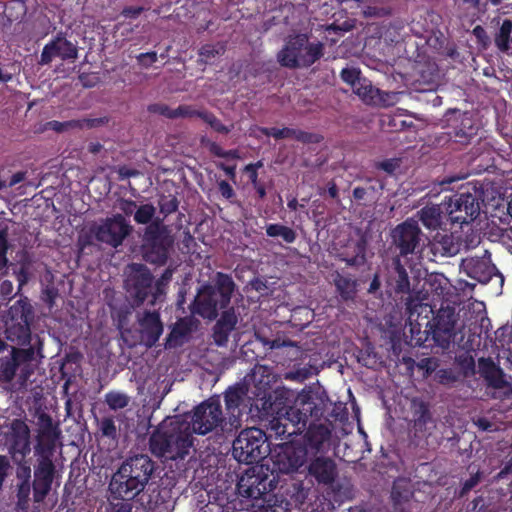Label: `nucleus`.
<instances>
[{
	"label": "nucleus",
	"instance_id": "51",
	"mask_svg": "<svg viewBox=\"0 0 512 512\" xmlns=\"http://www.w3.org/2000/svg\"><path fill=\"white\" fill-rule=\"evenodd\" d=\"M201 120L207 123L214 131L221 134H228L231 131L232 126L224 125L220 119H218L212 112L204 111L201 115Z\"/></svg>",
	"mask_w": 512,
	"mask_h": 512
},
{
	"label": "nucleus",
	"instance_id": "49",
	"mask_svg": "<svg viewBox=\"0 0 512 512\" xmlns=\"http://www.w3.org/2000/svg\"><path fill=\"white\" fill-rule=\"evenodd\" d=\"M52 484L50 482L45 481H36L32 482V491H33V501L37 504L44 502L46 497L49 495Z\"/></svg>",
	"mask_w": 512,
	"mask_h": 512
},
{
	"label": "nucleus",
	"instance_id": "40",
	"mask_svg": "<svg viewBox=\"0 0 512 512\" xmlns=\"http://www.w3.org/2000/svg\"><path fill=\"white\" fill-rule=\"evenodd\" d=\"M266 235L272 238L281 237L285 243H294L297 233L290 227L283 224H268L266 226Z\"/></svg>",
	"mask_w": 512,
	"mask_h": 512
},
{
	"label": "nucleus",
	"instance_id": "6",
	"mask_svg": "<svg viewBox=\"0 0 512 512\" xmlns=\"http://www.w3.org/2000/svg\"><path fill=\"white\" fill-rule=\"evenodd\" d=\"M324 55L321 42L310 43L307 34L290 35L283 48L277 53V61L289 69L309 68Z\"/></svg>",
	"mask_w": 512,
	"mask_h": 512
},
{
	"label": "nucleus",
	"instance_id": "21",
	"mask_svg": "<svg viewBox=\"0 0 512 512\" xmlns=\"http://www.w3.org/2000/svg\"><path fill=\"white\" fill-rule=\"evenodd\" d=\"M314 421V419H309L307 422L303 445L307 447L309 453H325L330 448L333 427L316 424Z\"/></svg>",
	"mask_w": 512,
	"mask_h": 512
},
{
	"label": "nucleus",
	"instance_id": "9",
	"mask_svg": "<svg viewBox=\"0 0 512 512\" xmlns=\"http://www.w3.org/2000/svg\"><path fill=\"white\" fill-rule=\"evenodd\" d=\"M269 453L266 433L259 428L242 430L232 443V456L239 463L254 464L263 460Z\"/></svg>",
	"mask_w": 512,
	"mask_h": 512
},
{
	"label": "nucleus",
	"instance_id": "33",
	"mask_svg": "<svg viewBox=\"0 0 512 512\" xmlns=\"http://www.w3.org/2000/svg\"><path fill=\"white\" fill-rule=\"evenodd\" d=\"M434 247L437 252L442 256L450 257L459 253L462 243L458 236H455L453 232L448 233H437L434 238Z\"/></svg>",
	"mask_w": 512,
	"mask_h": 512
},
{
	"label": "nucleus",
	"instance_id": "32",
	"mask_svg": "<svg viewBox=\"0 0 512 512\" xmlns=\"http://www.w3.org/2000/svg\"><path fill=\"white\" fill-rule=\"evenodd\" d=\"M32 322H6V337L17 345H29L31 341Z\"/></svg>",
	"mask_w": 512,
	"mask_h": 512
},
{
	"label": "nucleus",
	"instance_id": "60",
	"mask_svg": "<svg viewBox=\"0 0 512 512\" xmlns=\"http://www.w3.org/2000/svg\"><path fill=\"white\" fill-rule=\"evenodd\" d=\"M95 223H92L88 230L79 235L78 244L83 249L85 247L91 246L96 241V235H94Z\"/></svg>",
	"mask_w": 512,
	"mask_h": 512
},
{
	"label": "nucleus",
	"instance_id": "8",
	"mask_svg": "<svg viewBox=\"0 0 512 512\" xmlns=\"http://www.w3.org/2000/svg\"><path fill=\"white\" fill-rule=\"evenodd\" d=\"M173 244L174 238L168 226L163 223V219L157 218L145 228L142 245L143 257L151 264L164 265Z\"/></svg>",
	"mask_w": 512,
	"mask_h": 512
},
{
	"label": "nucleus",
	"instance_id": "35",
	"mask_svg": "<svg viewBox=\"0 0 512 512\" xmlns=\"http://www.w3.org/2000/svg\"><path fill=\"white\" fill-rule=\"evenodd\" d=\"M412 414L415 431L422 433L424 436L427 425L433 422L428 404L422 400L414 399L412 401Z\"/></svg>",
	"mask_w": 512,
	"mask_h": 512
},
{
	"label": "nucleus",
	"instance_id": "26",
	"mask_svg": "<svg viewBox=\"0 0 512 512\" xmlns=\"http://www.w3.org/2000/svg\"><path fill=\"white\" fill-rule=\"evenodd\" d=\"M387 285L397 294L410 292V279L406 267L403 265L400 256L392 257L387 264Z\"/></svg>",
	"mask_w": 512,
	"mask_h": 512
},
{
	"label": "nucleus",
	"instance_id": "24",
	"mask_svg": "<svg viewBox=\"0 0 512 512\" xmlns=\"http://www.w3.org/2000/svg\"><path fill=\"white\" fill-rule=\"evenodd\" d=\"M109 491L113 499L131 501L137 498L144 489L137 485V481L129 479L124 474L119 475L118 468L110 480Z\"/></svg>",
	"mask_w": 512,
	"mask_h": 512
},
{
	"label": "nucleus",
	"instance_id": "44",
	"mask_svg": "<svg viewBox=\"0 0 512 512\" xmlns=\"http://www.w3.org/2000/svg\"><path fill=\"white\" fill-rule=\"evenodd\" d=\"M32 483H17L16 484V506L19 510L26 511L30 506V494Z\"/></svg>",
	"mask_w": 512,
	"mask_h": 512
},
{
	"label": "nucleus",
	"instance_id": "29",
	"mask_svg": "<svg viewBox=\"0 0 512 512\" xmlns=\"http://www.w3.org/2000/svg\"><path fill=\"white\" fill-rule=\"evenodd\" d=\"M353 92L368 105H386L389 93L374 87L370 80L363 78L353 89Z\"/></svg>",
	"mask_w": 512,
	"mask_h": 512
},
{
	"label": "nucleus",
	"instance_id": "53",
	"mask_svg": "<svg viewBox=\"0 0 512 512\" xmlns=\"http://www.w3.org/2000/svg\"><path fill=\"white\" fill-rule=\"evenodd\" d=\"M256 129L261 132L265 136H273L275 139H285L292 138L294 134V128L284 127L282 129L279 128H268V127H260L257 126Z\"/></svg>",
	"mask_w": 512,
	"mask_h": 512
},
{
	"label": "nucleus",
	"instance_id": "28",
	"mask_svg": "<svg viewBox=\"0 0 512 512\" xmlns=\"http://www.w3.org/2000/svg\"><path fill=\"white\" fill-rule=\"evenodd\" d=\"M417 215L422 225L429 230H436L449 224L445 217L444 202L441 205H426L417 212Z\"/></svg>",
	"mask_w": 512,
	"mask_h": 512
},
{
	"label": "nucleus",
	"instance_id": "16",
	"mask_svg": "<svg viewBox=\"0 0 512 512\" xmlns=\"http://www.w3.org/2000/svg\"><path fill=\"white\" fill-rule=\"evenodd\" d=\"M61 434L59 423H55L46 412L39 413L37 415V435L34 453L55 454Z\"/></svg>",
	"mask_w": 512,
	"mask_h": 512
},
{
	"label": "nucleus",
	"instance_id": "19",
	"mask_svg": "<svg viewBox=\"0 0 512 512\" xmlns=\"http://www.w3.org/2000/svg\"><path fill=\"white\" fill-rule=\"evenodd\" d=\"M59 57L63 61L75 60L78 57V48L67 40L63 33H58L42 49L39 64L48 65L53 58Z\"/></svg>",
	"mask_w": 512,
	"mask_h": 512
},
{
	"label": "nucleus",
	"instance_id": "52",
	"mask_svg": "<svg viewBox=\"0 0 512 512\" xmlns=\"http://www.w3.org/2000/svg\"><path fill=\"white\" fill-rule=\"evenodd\" d=\"M173 273L174 269L171 267H168L163 271L161 277L156 281L155 286H153L155 294L153 295V299L149 301L151 304L155 303L158 295L164 293V287L171 281Z\"/></svg>",
	"mask_w": 512,
	"mask_h": 512
},
{
	"label": "nucleus",
	"instance_id": "14",
	"mask_svg": "<svg viewBox=\"0 0 512 512\" xmlns=\"http://www.w3.org/2000/svg\"><path fill=\"white\" fill-rule=\"evenodd\" d=\"M422 232L417 221L407 219L391 231L392 245L399 251L397 256L406 257L420 250Z\"/></svg>",
	"mask_w": 512,
	"mask_h": 512
},
{
	"label": "nucleus",
	"instance_id": "56",
	"mask_svg": "<svg viewBox=\"0 0 512 512\" xmlns=\"http://www.w3.org/2000/svg\"><path fill=\"white\" fill-rule=\"evenodd\" d=\"M205 110H197L192 105H179L175 108V119L177 118H193L197 117L201 119V115Z\"/></svg>",
	"mask_w": 512,
	"mask_h": 512
},
{
	"label": "nucleus",
	"instance_id": "34",
	"mask_svg": "<svg viewBox=\"0 0 512 512\" xmlns=\"http://www.w3.org/2000/svg\"><path fill=\"white\" fill-rule=\"evenodd\" d=\"M333 282L340 299L343 302L354 301L357 294V280L348 275L336 272Z\"/></svg>",
	"mask_w": 512,
	"mask_h": 512
},
{
	"label": "nucleus",
	"instance_id": "10",
	"mask_svg": "<svg viewBox=\"0 0 512 512\" xmlns=\"http://www.w3.org/2000/svg\"><path fill=\"white\" fill-rule=\"evenodd\" d=\"M34 355L35 350L32 346L28 348L13 347L10 355L0 360V381L9 383L16 375H18L20 383L28 381L34 372Z\"/></svg>",
	"mask_w": 512,
	"mask_h": 512
},
{
	"label": "nucleus",
	"instance_id": "62",
	"mask_svg": "<svg viewBox=\"0 0 512 512\" xmlns=\"http://www.w3.org/2000/svg\"><path fill=\"white\" fill-rule=\"evenodd\" d=\"M263 167V162L261 160L255 163H249L243 168V172L248 175V178L252 185H256L258 182V169Z\"/></svg>",
	"mask_w": 512,
	"mask_h": 512
},
{
	"label": "nucleus",
	"instance_id": "25",
	"mask_svg": "<svg viewBox=\"0 0 512 512\" xmlns=\"http://www.w3.org/2000/svg\"><path fill=\"white\" fill-rule=\"evenodd\" d=\"M109 491L113 499L131 501L137 498L144 489L137 485V481L129 479L124 474L119 475L118 468L110 480Z\"/></svg>",
	"mask_w": 512,
	"mask_h": 512
},
{
	"label": "nucleus",
	"instance_id": "13",
	"mask_svg": "<svg viewBox=\"0 0 512 512\" xmlns=\"http://www.w3.org/2000/svg\"><path fill=\"white\" fill-rule=\"evenodd\" d=\"M95 223L96 241L117 248L130 234L132 227L122 214L101 219Z\"/></svg>",
	"mask_w": 512,
	"mask_h": 512
},
{
	"label": "nucleus",
	"instance_id": "12",
	"mask_svg": "<svg viewBox=\"0 0 512 512\" xmlns=\"http://www.w3.org/2000/svg\"><path fill=\"white\" fill-rule=\"evenodd\" d=\"M154 277L146 265L133 263L125 280V289L136 306L142 305L155 294Z\"/></svg>",
	"mask_w": 512,
	"mask_h": 512
},
{
	"label": "nucleus",
	"instance_id": "54",
	"mask_svg": "<svg viewBox=\"0 0 512 512\" xmlns=\"http://www.w3.org/2000/svg\"><path fill=\"white\" fill-rule=\"evenodd\" d=\"M340 76L343 82L352 87V90L358 85V82L364 78L361 76L360 70L353 67L343 68Z\"/></svg>",
	"mask_w": 512,
	"mask_h": 512
},
{
	"label": "nucleus",
	"instance_id": "50",
	"mask_svg": "<svg viewBox=\"0 0 512 512\" xmlns=\"http://www.w3.org/2000/svg\"><path fill=\"white\" fill-rule=\"evenodd\" d=\"M155 207L152 204H143L134 213V220L138 224H150L154 220Z\"/></svg>",
	"mask_w": 512,
	"mask_h": 512
},
{
	"label": "nucleus",
	"instance_id": "11",
	"mask_svg": "<svg viewBox=\"0 0 512 512\" xmlns=\"http://www.w3.org/2000/svg\"><path fill=\"white\" fill-rule=\"evenodd\" d=\"M309 451L300 443H284L278 447L273 455L274 469L282 474L304 472L308 462Z\"/></svg>",
	"mask_w": 512,
	"mask_h": 512
},
{
	"label": "nucleus",
	"instance_id": "36",
	"mask_svg": "<svg viewBox=\"0 0 512 512\" xmlns=\"http://www.w3.org/2000/svg\"><path fill=\"white\" fill-rule=\"evenodd\" d=\"M9 319L6 322H33L34 312L27 298L16 301L8 311Z\"/></svg>",
	"mask_w": 512,
	"mask_h": 512
},
{
	"label": "nucleus",
	"instance_id": "48",
	"mask_svg": "<svg viewBox=\"0 0 512 512\" xmlns=\"http://www.w3.org/2000/svg\"><path fill=\"white\" fill-rule=\"evenodd\" d=\"M98 429L102 437H106L111 440L117 439V427L112 416L103 417L98 420Z\"/></svg>",
	"mask_w": 512,
	"mask_h": 512
},
{
	"label": "nucleus",
	"instance_id": "4",
	"mask_svg": "<svg viewBox=\"0 0 512 512\" xmlns=\"http://www.w3.org/2000/svg\"><path fill=\"white\" fill-rule=\"evenodd\" d=\"M149 450L158 458L184 461L194 451V437L181 415L161 422L149 437Z\"/></svg>",
	"mask_w": 512,
	"mask_h": 512
},
{
	"label": "nucleus",
	"instance_id": "59",
	"mask_svg": "<svg viewBox=\"0 0 512 512\" xmlns=\"http://www.w3.org/2000/svg\"><path fill=\"white\" fill-rule=\"evenodd\" d=\"M217 186L220 195L224 199L228 200L230 203H234V199L236 198V192L231 186V184L226 180H220L218 181Z\"/></svg>",
	"mask_w": 512,
	"mask_h": 512
},
{
	"label": "nucleus",
	"instance_id": "20",
	"mask_svg": "<svg viewBox=\"0 0 512 512\" xmlns=\"http://www.w3.org/2000/svg\"><path fill=\"white\" fill-rule=\"evenodd\" d=\"M304 472H307V477L323 485H331L338 475L337 465L333 459L323 455L316 456V454L313 457L308 456Z\"/></svg>",
	"mask_w": 512,
	"mask_h": 512
},
{
	"label": "nucleus",
	"instance_id": "55",
	"mask_svg": "<svg viewBox=\"0 0 512 512\" xmlns=\"http://www.w3.org/2000/svg\"><path fill=\"white\" fill-rule=\"evenodd\" d=\"M292 138L303 144H318L323 140L320 134L294 129Z\"/></svg>",
	"mask_w": 512,
	"mask_h": 512
},
{
	"label": "nucleus",
	"instance_id": "37",
	"mask_svg": "<svg viewBox=\"0 0 512 512\" xmlns=\"http://www.w3.org/2000/svg\"><path fill=\"white\" fill-rule=\"evenodd\" d=\"M494 43L501 52L512 54V20H503L494 36Z\"/></svg>",
	"mask_w": 512,
	"mask_h": 512
},
{
	"label": "nucleus",
	"instance_id": "31",
	"mask_svg": "<svg viewBox=\"0 0 512 512\" xmlns=\"http://www.w3.org/2000/svg\"><path fill=\"white\" fill-rule=\"evenodd\" d=\"M253 405L259 411L261 420L273 416V414H279V411H283L285 407L281 398L273 397L270 392L266 391L261 397L255 399Z\"/></svg>",
	"mask_w": 512,
	"mask_h": 512
},
{
	"label": "nucleus",
	"instance_id": "5",
	"mask_svg": "<svg viewBox=\"0 0 512 512\" xmlns=\"http://www.w3.org/2000/svg\"><path fill=\"white\" fill-rule=\"evenodd\" d=\"M187 419L191 432L198 435H207L210 432L221 430L225 439L232 437L241 426V420L230 417L226 421L223 416L219 397H210L194 407L190 414L182 415Z\"/></svg>",
	"mask_w": 512,
	"mask_h": 512
},
{
	"label": "nucleus",
	"instance_id": "64",
	"mask_svg": "<svg viewBox=\"0 0 512 512\" xmlns=\"http://www.w3.org/2000/svg\"><path fill=\"white\" fill-rule=\"evenodd\" d=\"M400 160L397 158L385 159L376 163L375 167L379 170H383L388 174H393L399 167Z\"/></svg>",
	"mask_w": 512,
	"mask_h": 512
},
{
	"label": "nucleus",
	"instance_id": "58",
	"mask_svg": "<svg viewBox=\"0 0 512 512\" xmlns=\"http://www.w3.org/2000/svg\"><path fill=\"white\" fill-rule=\"evenodd\" d=\"M150 113L159 114L168 119H175V109L169 107L167 104L154 103L148 106Z\"/></svg>",
	"mask_w": 512,
	"mask_h": 512
},
{
	"label": "nucleus",
	"instance_id": "15",
	"mask_svg": "<svg viewBox=\"0 0 512 512\" xmlns=\"http://www.w3.org/2000/svg\"><path fill=\"white\" fill-rule=\"evenodd\" d=\"M276 488L275 477L269 479L263 467L252 468L237 483L239 494L246 498H260Z\"/></svg>",
	"mask_w": 512,
	"mask_h": 512
},
{
	"label": "nucleus",
	"instance_id": "23",
	"mask_svg": "<svg viewBox=\"0 0 512 512\" xmlns=\"http://www.w3.org/2000/svg\"><path fill=\"white\" fill-rule=\"evenodd\" d=\"M478 126L468 112L459 113L455 123L449 128L447 136L450 141L466 146L477 135Z\"/></svg>",
	"mask_w": 512,
	"mask_h": 512
},
{
	"label": "nucleus",
	"instance_id": "63",
	"mask_svg": "<svg viewBox=\"0 0 512 512\" xmlns=\"http://www.w3.org/2000/svg\"><path fill=\"white\" fill-rule=\"evenodd\" d=\"M17 483H32L31 468L27 463H20L16 468Z\"/></svg>",
	"mask_w": 512,
	"mask_h": 512
},
{
	"label": "nucleus",
	"instance_id": "41",
	"mask_svg": "<svg viewBox=\"0 0 512 512\" xmlns=\"http://www.w3.org/2000/svg\"><path fill=\"white\" fill-rule=\"evenodd\" d=\"M244 390L242 387H229L224 393L226 410L235 416L234 412L239 409L243 402Z\"/></svg>",
	"mask_w": 512,
	"mask_h": 512
},
{
	"label": "nucleus",
	"instance_id": "57",
	"mask_svg": "<svg viewBox=\"0 0 512 512\" xmlns=\"http://www.w3.org/2000/svg\"><path fill=\"white\" fill-rule=\"evenodd\" d=\"M261 340H262L264 346L268 347L271 350L280 349V348H284V347H296L297 346V344L294 341H292L288 338H281V337H276L275 339L262 338Z\"/></svg>",
	"mask_w": 512,
	"mask_h": 512
},
{
	"label": "nucleus",
	"instance_id": "3",
	"mask_svg": "<svg viewBox=\"0 0 512 512\" xmlns=\"http://www.w3.org/2000/svg\"><path fill=\"white\" fill-rule=\"evenodd\" d=\"M328 404V394L322 387L303 389L291 406H285L279 414L262 419L267 439L301 434L306 429L309 417L324 415Z\"/></svg>",
	"mask_w": 512,
	"mask_h": 512
},
{
	"label": "nucleus",
	"instance_id": "27",
	"mask_svg": "<svg viewBox=\"0 0 512 512\" xmlns=\"http://www.w3.org/2000/svg\"><path fill=\"white\" fill-rule=\"evenodd\" d=\"M367 242L361 238L358 240H350L343 250L337 254V258L345 262L347 266L359 268L365 265Z\"/></svg>",
	"mask_w": 512,
	"mask_h": 512
},
{
	"label": "nucleus",
	"instance_id": "30",
	"mask_svg": "<svg viewBox=\"0 0 512 512\" xmlns=\"http://www.w3.org/2000/svg\"><path fill=\"white\" fill-rule=\"evenodd\" d=\"M36 465L34 466V480L53 483L56 475V466L53 462L54 453H34Z\"/></svg>",
	"mask_w": 512,
	"mask_h": 512
},
{
	"label": "nucleus",
	"instance_id": "45",
	"mask_svg": "<svg viewBox=\"0 0 512 512\" xmlns=\"http://www.w3.org/2000/svg\"><path fill=\"white\" fill-rule=\"evenodd\" d=\"M464 376H466L465 373L454 370L452 368H443L438 370L436 373L438 382L447 386L454 385L455 383L461 381Z\"/></svg>",
	"mask_w": 512,
	"mask_h": 512
},
{
	"label": "nucleus",
	"instance_id": "39",
	"mask_svg": "<svg viewBox=\"0 0 512 512\" xmlns=\"http://www.w3.org/2000/svg\"><path fill=\"white\" fill-rule=\"evenodd\" d=\"M329 404L327 405V408L325 409V413L322 416L319 417H309V419L314 420H320L321 418H324L327 422H329L330 427H333L332 421H343L347 418V412L346 408L343 406L342 403H335L333 404L328 397Z\"/></svg>",
	"mask_w": 512,
	"mask_h": 512
},
{
	"label": "nucleus",
	"instance_id": "7",
	"mask_svg": "<svg viewBox=\"0 0 512 512\" xmlns=\"http://www.w3.org/2000/svg\"><path fill=\"white\" fill-rule=\"evenodd\" d=\"M480 201L482 191L476 186L462 187L460 192L444 201L445 217L451 229L456 225L462 228L464 224H470L480 214Z\"/></svg>",
	"mask_w": 512,
	"mask_h": 512
},
{
	"label": "nucleus",
	"instance_id": "42",
	"mask_svg": "<svg viewBox=\"0 0 512 512\" xmlns=\"http://www.w3.org/2000/svg\"><path fill=\"white\" fill-rule=\"evenodd\" d=\"M224 52L225 46L223 44H204L198 51L199 59L197 60V63L200 65L207 64L211 59L222 55Z\"/></svg>",
	"mask_w": 512,
	"mask_h": 512
},
{
	"label": "nucleus",
	"instance_id": "38",
	"mask_svg": "<svg viewBox=\"0 0 512 512\" xmlns=\"http://www.w3.org/2000/svg\"><path fill=\"white\" fill-rule=\"evenodd\" d=\"M192 331V322L187 318L180 319L166 338L167 347H176L177 341L188 336Z\"/></svg>",
	"mask_w": 512,
	"mask_h": 512
},
{
	"label": "nucleus",
	"instance_id": "2",
	"mask_svg": "<svg viewBox=\"0 0 512 512\" xmlns=\"http://www.w3.org/2000/svg\"><path fill=\"white\" fill-rule=\"evenodd\" d=\"M406 313L411 346L450 348L458 321L454 307H441L435 312L430 304L410 297L406 302Z\"/></svg>",
	"mask_w": 512,
	"mask_h": 512
},
{
	"label": "nucleus",
	"instance_id": "46",
	"mask_svg": "<svg viewBox=\"0 0 512 512\" xmlns=\"http://www.w3.org/2000/svg\"><path fill=\"white\" fill-rule=\"evenodd\" d=\"M129 397L122 392L110 391L105 395V402L111 410L123 409L129 404Z\"/></svg>",
	"mask_w": 512,
	"mask_h": 512
},
{
	"label": "nucleus",
	"instance_id": "61",
	"mask_svg": "<svg viewBox=\"0 0 512 512\" xmlns=\"http://www.w3.org/2000/svg\"><path fill=\"white\" fill-rule=\"evenodd\" d=\"M438 359L435 357H425L417 362V367L425 372V375H430L438 367Z\"/></svg>",
	"mask_w": 512,
	"mask_h": 512
},
{
	"label": "nucleus",
	"instance_id": "47",
	"mask_svg": "<svg viewBox=\"0 0 512 512\" xmlns=\"http://www.w3.org/2000/svg\"><path fill=\"white\" fill-rule=\"evenodd\" d=\"M160 213L167 217L176 212L179 207V201L175 195H161L158 200Z\"/></svg>",
	"mask_w": 512,
	"mask_h": 512
},
{
	"label": "nucleus",
	"instance_id": "18",
	"mask_svg": "<svg viewBox=\"0 0 512 512\" xmlns=\"http://www.w3.org/2000/svg\"><path fill=\"white\" fill-rule=\"evenodd\" d=\"M462 271L470 278L480 283H488L493 276H500L498 269L492 263L491 253L485 249L481 256H469L461 262Z\"/></svg>",
	"mask_w": 512,
	"mask_h": 512
},
{
	"label": "nucleus",
	"instance_id": "1",
	"mask_svg": "<svg viewBox=\"0 0 512 512\" xmlns=\"http://www.w3.org/2000/svg\"><path fill=\"white\" fill-rule=\"evenodd\" d=\"M235 290L236 284L232 276L217 272L212 283L204 284L198 289L189 306L193 315L209 321L215 320L222 310L212 329L214 343L219 347L227 345L229 336L238 323L235 308L229 306Z\"/></svg>",
	"mask_w": 512,
	"mask_h": 512
},
{
	"label": "nucleus",
	"instance_id": "17",
	"mask_svg": "<svg viewBox=\"0 0 512 512\" xmlns=\"http://www.w3.org/2000/svg\"><path fill=\"white\" fill-rule=\"evenodd\" d=\"M157 468L156 463L146 454H137L125 459L119 466V475L137 481V485L145 490Z\"/></svg>",
	"mask_w": 512,
	"mask_h": 512
},
{
	"label": "nucleus",
	"instance_id": "22",
	"mask_svg": "<svg viewBox=\"0 0 512 512\" xmlns=\"http://www.w3.org/2000/svg\"><path fill=\"white\" fill-rule=\"evenodd\" d=\"M139 332L142 343L147 348H152L158 342L163 333V323L158 311H144L138 317Z\"/></svg>",
	"mask_w": 512,
	"mask_h": 512
},
{
	"label": "nucleus",
	"instance_id": "43",
	"mask_svg": "<svg viewBox=\"0 0 512 512\" xmlns=\"http://www.w3.org/2000/svg\"><path fill=\"white\" fill-rule=\"evenodd\" d=\"M102 122V119H83V120H70L65 122L53 121L51 122L52 128L57 132H62L66 128H82L84 125L87 127H95Z\"/></svg>",
	"mask_w": 512,
	"mask_h": 512
}]
</instances>
